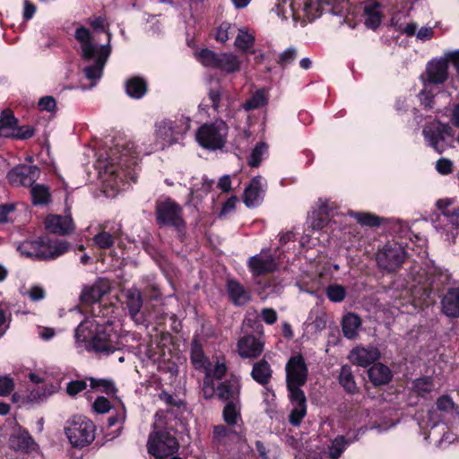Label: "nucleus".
<instances>
[{"instance_id": "obj_1", "label": "nucleus", "mask_w": 459, "mask_h": 459, "mask_svg": "<svg viewBox=\"0 0 459 459\" xmlns=\"http://www.w3.org/2000/svg\"><path fill=\"white\" fill-rule=\"evenodd\" d=\"M93 31L80 26L76 29L74 38L80 44L82 56L86 61H93V65H88L83 69L87 79L94 81L91 86L96 84V81L100 79L103 74L104 66L111 53V33L106 30L105 21L101 17L89 20Z\"/></svg>"}, {"instance_id": "obj_2", "label": "nucleus", "mask_w": 459, "mask_h": 459, "mask_svg": "<svg viewBox=\"0 0 459 459\" xmlns=\"http://www.w3.org/2000/svg\"><path fill=\"white\" fill-rule=\"evenodd\" d=\"M138 152L132 142L119 139L98 160V166L103 170L101 178L104 193L108 197L117 195L124 189L125 179L129 175L126 169L136 164Z\"/></svg>"}, {"instance_id": "obj_3", "label": "nucleus", "mask_w": 459, "mask_h": 459, "mask_svg": "<svg viewBox=\"0 0 459 459\" xmlns=\"http://www.w3.org/2000/svg\"><path fill=\"white\" fill-rule=\"evenodd\" d=\"M331 13L340 25L354 29L363 20L367 28L375 30L382 22L383 6L377 0H336Z\"/></svg>"}, {"instance_id": "obj_4", "label": "nucleus", "mask_w": 459, "mask_h": 459, "mask_svg": "<svg viewBox=\"0 0 459 459\" xmlns=\"http://www.w3.org/2000/svg\"><path fill=\"white\" fill-rule=\"evenodd\" d=\"M109 325L100 324L94 317H87L74 330V342L80 351L111 353L117 350L111 339Z\"/></svg>"}, {"instance_id": "obj_5", "label": "nucleus", "mask_w": 459, "mask_h": 459, "mask_svg": "<svg viewBox=\"0 0 459 459\" xmlns=\"http://www.w3.org/2000/svg\"><path fill=\"white\" fill-rule=\"evenodd\" d=\"M191 360L196 369L204 373L203 386L204 397L212 398L215 392L213 380L222 378L227 370L226 365L218 359L209 360L204 356L201 346L196 342L192 345Z\"/></svg>"}, {"instance_id": "obj_6", "label": "nucleus", "mask_w": 459, "mask_h": 459, "mask_svg": "<svg viewBox=\"0 0 459 459\" xmlns=\"http://www.w3.org/2000/svg\"><path fill=\"white\" fill-rule=\"evenodd\" d=\"M229 126L222 119L202 125L195 133V139L204 149L216 151L222 149L228 138Z\"/></svg>"}, {"instance_id": "obj_7", "label": "nucleus", "mask_w": 459, "mask_h": 459, "mask_svg": "<svg viewBox=\"0 0 459 459\" xmlns=\"http://www.w3.org/2000/svg\"><path fill=\"white\" fill-rule=\"evenodd\" d=\"M95 425L88 418L76 415L67 420L65 428V435L74 447L89 446L95 438Z\"/></svg>"}, {"instance_id": "obj_8", "label": "nucleus", "mask_w": 459, "mask_h": 459, "mask_svg": "<svg viewBox=\"0 0 459 459\" xmlns=\"http://www.w3.org/2000/svg\"><path fill=\"white\" fill-rule=\"evenodd\" d=\"M336 0H295L294 25L305 26L319 18L324 12L329 11Z\"/></svg>"}, {"instance_id": "obj_9", "label": "nucleus", "mask_w": 459, "mask_h": 459, "mask_svg": "<svg viewBox=\"0 0 459 459\" xmlns=\"http://www.w3.org/2000/svg\"><path fill=\"white\" fill-rule=\"evenodd\" d=\"M422 134L427 144L438 153H442L455 143V134L451 126L439 121L426 125Z\"/></svg>"}, {"instance_id": "obj_10", "label": "nucleus", "mask_w": 459, "mask_h": 459, "mask_svg": "<svg viewBox=\"0 0 459 459\" xmlns=\"http://www.w3.org/2000/svg\"><path fill=\"white\" fill-rule=\"evenodd\" d=\"M178 447L177 438L167 430H153L147 442L149 454L159 459L174 455Z\"/></svg>"}, {"instance_id": "obj_11", "label": "nucleus", "mask_w": 459, "mask_h": 459, "mask_svg": "<svg viewBox=\"0 0 459 459\" xmlns=\"http://www.w3.org/2000/svg\"><path fill=\"white\" fill-rule=\"evenodd\" d=\"M190 118L181 116L176 120H162L156 125V135L165 144L177 143L189 129Z\"/></svg>"}, {"instance_id": "obj_12", "label": "nucleus", "mask_w": 459, "mask_h": 459, "mask_svg": "<svg viewBox=\"0 0 459 459\" xmlns=\"http://www.w3.org/2000/svg\"><path fill=\"white\" fill-rule=\"evenodd\" d=\"M408 255L409 254L401 244L387 243L378 250L377 263L382 270L394 272L404 263Z\"/></svg>"}, {"instance_id": "obj_13", "label": "nucleus", "mask_w": 459, "mask_h": 459, "mask_svg": "<svg viewBox=\"0 0 459 459\" xmlns=\"http://www.w3.org/2000/svg\"><path fill=\"white\" fill-rule=\"evenodd\" d=\"M286 382L290 393L302 391L300 386L305 385L307 378V368L301 355L290 358L286 367Z\"/></svg>"}, {"instance_id": "obj_14", "label": "nucleus", "mask_w": 459, "mask_h": 459, "mask_svg": "<svg viewBox=\"0 0 459 459\" xmlns=\"http://www.w3.org/2000/svg\"><path fill=\"white\" fill-rule=\"evenodd\" d=\"M412 9V1L408 0L399 3L393 10L391 14V25L398 32L412 37L415 34V30L418 24L409 20V14Z\"/></svg>"}, {"instance_id": "obj_15", "label": "nucleus", "mask_w": 459, "mask_h": 459, "mask_svg": "<svg viewBox=\"0 0 459 459\" xmlns=\"http://www.w3.org/2000/svg\"><path fill=\"white\" fill-rule=\"evenodd\" d=\"M156 220L160 226H171L176 229H180L184 226L182 209L171 199L157 204Z\"/></svg>"}, {"instance_id": "obj_16", "label": "nucleus", "mask_w": 459, "mask_h": 459, "mask_svg": "<svg viewBox=\"0 0 459 459\" xmlns=\"http://www.w3.org/2000/svg\"><path fill=\"white\" fill-rule=\"evenodd\" d=\"M70 245L65 240H50L39 238L37 243V260H54L68 252Z\"/></svg>"}, {"instance_id": "obj_17", "label": "nucleus", "mask_w": 459, "mask_h": 459, "mask_svg": "<svg viewBox=\"0 0 459 459\" xmlns=\"http://www.w3.org/2000/svg\"><path fill=\"white\" fill-rule=\"evenodd\" d=\"M40 171L36 166L22 165L15 167L7 174L8 181L14 186H32Z\"/></svg>"}, {"instance_id": "obj_18", "label": "nucleus", "mask_w": 459, "mask_h": 459, "mask_svg": "<svg viewBox=\"0 0 459 459\" xmlns=\"http://www.w3.org/2000/svg\"><path fill=\"white\" fill-rule=\"evenodd\" d=\"M264 348V342L259 337L247 334L241 337L237 343V351L243 359H255L259 357Z\"/></svg>"}, {"instance_id": "obj_19", "label": "nucleus", "mask_w": 459, "mask_h": 459, "mask_svg": "<svg viewBox=\"0 0 459 459\" xmlns=\"http://www.w3.org/2000/svg\"><path fill=\"white\" fill-rule=\"evenodd\" d=\"M450 60L446 57V53L444 58L433 59L429 62L427 65V80L424 83L430 85H437L444 83L448 77V63Z\"/></svg>"}, {"instance_id": "obj_20", "label": "nucleus", "mask_w": 459, "mask_h": 459, "mask_svg": "<svg viewBox=\"0 0 459 459\" xmlns=\"http://www.w3.org/2000/svg\"><path fill=\"white\" fill-rule=\"evenodd\" d=\"M247 265L255 276L269 273L277 269V264L273 255L264 251L251 256L248 259Z\"/></svg>"}, {"instance_id": "obj_21", "label": "nucleus", "mask_w": 459, "mask_h": 459, "mask_svg": "<svg viewBox=\"0 0 459 459\" xmlns=\"http://www.w3.org/2000/svg\"><path fill=\"white\" fill-rule=\"evenodd\" d=\"M30 379L38 385L35 388L30 390L27 397L28 400L31 403H37L45 399L46 397L56 393L59 388V385L57 383L47 382L45 379L35 373L30 374Z\"/></svg>"}, {"instance_id": "obj_22", "label": "nucleus", "mask_w": 459, "mask_h": 459, "mask_svg": "<svg viewBox=\"0 0 459 459\" xmlns=\"http://www.w3.org/2000/svg\"><path fill=\"white\" fill-rule=\"evenodd\" d=\"M266 188V181L260 176L255 177L246 187L243 200L247 207H255L259 205L263 199Z\"/></svg>"}, {"instance_id": "obj_23", "label": "nucleus", "mask_w": 459, "mask_h": 459, "mask_svg": "<svg viewBox=\"0 0 459 459\" xmlns=\"http://www.w3.org/2000/svg\"><path fill=\"white\" fill-rule=\"evenodd\" d=\"M126 304L132 320L136 325H143L146 321L142 311L143 299L139 290L136 288L128 289L126 291Z\"/></svg>"}, {"instance_id": "obj_24", "label": "nucleus", "mask_w": 459, "mask_h": 459, "mask_svg": "<svg viewBox=\"0 0 459 459\" xmlns=\"http://www.w3.org/2000/svg\"><path fill=\"white\" fill-rule=\"evenodd\" d=\"M45 226L49 232L58 235L69 234L74 229L70 215H48L45 220Z\"/></svg>"}, {"instance_id": "obj_25", "label": "nucleus", "mask_w": 459, "mask_h": 459, "mask_svg": "<svg viewBox=\"0 0 459 459\" xmlns=\"http://www.w3.org/2000/svg\"><path fill=\"white\" fill-rule=\"evenodd\" d=\"M380 352L376 347H356L349 355V359L355 365L366 368L378 359Z\"/></svg>"}, {"instance_id": "obj_26", "label": "nucleus", "mask_w": 459, "mask_h": 459, "mask_svg": "<svg viewBox=\"0 0 459 459\" xmlns=\"http://www.w3.org/2000/svg\"><path fill=\"white\" fill-rule=\"evenodd\" d=\"M293 409L290 414V422L299 426L307 413L306 396L303 391L290 393Z\"/></svg>"}, {"instance_id": "obj_27", "label": "nucleus", "mask_w": 459, "mask_h": 459, "mask_svg": "<svg viewBox=\"0 0 459 459\" xmlns=\"http://www.w3.org/2000/svg\"><path fill=\"white\" fill-rule=\"evenodd\" d=\"M209 99L212 102V107L218 114H224L225 117L230 119L239 111L230 108V98H224L221 91L218 89L211 90L209 91Z\"/></svg>"}, {"instance_id": "obj_28", "label": "nucleus", "mask_w": 459, "mask_h": 459, "mask_svg": "<svg viewBox=\"0 0 459 459\" xmlns=\"http://www.w3.org/2000/svg\"><path fill=\"white\" fill-rule=\"evenodd\" d=\"M443 313L453 318L459 317V288L449 289L444 295L442 301Z\"/></svg>"}, {"instance_id": "obj_29", "label": "nucleus", "mask_w": 459, "mask_h": 459, "mask_svg": "<svg viewBox=\"0 0 459 459\" xmlns=\"http://www.w3.org/2000/svg\"><path fill=\"white\" fill-rule=\"evenodd\" d=\"M10 445L16 451L29 453L36 448V443L24 429H19L10 437Z\"/></svg>"}, {"instance_id": "obj_30", "label": "nucleus", "mask_w": 459, "mask_h": 459, "mask_svg": "<svg viewBox=\"0 0 459 459\" xmlns=\"http://www.w3.org/2000/svg\"><path fill=\"white\" fill-rule=\"evenodd\" d=\"M119 228H112L109 230H107L106 228L103 227L96 235H94L92 242L98 248L109 249L114 246L115 241L119 238Z\"/></svg>"}, {"instance_id": "obj_31", "label": "nucleus", "mask_w": 459, "mask_h": 459, "mask_svg": "<svg viewBox=\"0 0 459 459\" xmlns=\"http://www.w3.org/2000/svg\"><path fill=\"white\" fill-rule=\"evenodd\" d=\"M227 290L230 300L237 306H243L250 299V291L236 280H229Z\"/></svg>"}, {"instance_id": "obj_32", "label": "nucleus", "mask_w": 459, "mask_h": 459, "mask_svg": "<svg viewBox=\"0 0 459 459\" xmlns=\"http://www.w3.org/2000/svg\"><path fill=\"white\" fill-rule=\"evenodd\" d=\"M269 100V92L265 88L252 91L249 98L241 105L246 111H251L265 107Z\"/></svg>"}, {"instance_id": "obj_33", "label": "nucleus", "mask_w": 459, "mask_h": 459, "mask_svg": "<svg viewBox=\"0 0 459 459\" xmlns=\"http://www.w3.org/2000/svg\"><path fill=\"white\" fill-rule=\"evenodd\" d=\"M241 60L233 53H220L218 68L227 74H234L241 69Z\"/></svg>"}, {"instance_id": "obj_34", "label": "nucleus", "mask_w": 459, "mask_h": 459, "mask_svg": "<svg viewBox=\"0 0 459 459\" xmlns=\"http://www.w3.org/2000/svg\"><path fill=\"white\" fill-rule=\"evenodd\" d=\"M126 94L133 99L139 100L147 92L146 81L139 76H134L126 82Z\"/></svg>"}, {"instance_id": "obj_35", "label": "nucleus", "mask_w": 459, "mask_h": 459, "mask_svg": "<svg viewBox=\"0 0 459 459\" xmlns=\"http://www.w3.org/2000/svg\"><path fill=\"white\" fill-rule=\"evenodd\" d=\"M361 320L359 316L354 313H348L342 321L343 335L348 339H354L358 335Z\"/></svg>"}, {"instance_id": "obj_36", "label": "nucleus", "mask_w": 459, "mask_h": 459, "mask_svg": "<svg viewBox=\"0 0 459 459\" xmlns=\"http://www.w3.org/2000/svg\"><path fill=\"white\" fill-rule=\"evenodd\" d=\"M368 378L375 385H385L391 379L390 369L382 363L375 364L368 371Z\"/></svg>"}, {"instance_id": "obj_37", "label": "nucleus", "mask_w": 459, "mask_h": 459, "mask_svg": "<svg viewBox=\"0 0 459 459\" xmlns=\"http://www.w3.org/2000/svg\"><path fill=\"white\" fill-rule=\"evenodd\" d=\"M349 444L343 436H338L332 441L329 451L323 452L316 459H339Z\"/></svg>"}, {"instance_id": "obj_38", "label": "nucleus", "mask_w": 459, "mask_h": 459, "mask_svg": "<svg viewBox=\"0 0 459 459\" xmlns=\"http://www.w3.org/2000/svg\"><path fill=\"white\" fill-rule=\"evenodd\" d=\"M217 394L221 400L238 401L239 385L237 381L221 383L218 385L214 394Z\"/></svg>"}, {"instance_id": "obj_39", "label": "nucleus", "mask_w": 459, "mask_h": 459, "mask_svg": "<svg viewBox=\"0 0 459 459\" xmlns=\"http://www.w3.org/2000/svg\"><path fill=\"white\" fill-rule=\"evenodd\" d=\"M251 375L257 383L265 385L272 377V369L267 361L260 360L254 364Z\"/></svg>"}, {"instance_id": "obj_40", "label": "nucleus", "mask_w": 459, "mask_h": 459, "mask_svg": "<svg viewBox=\"0 0 459 459\" xmlns=\"http://www.w3.org/2000/svg\"><path fill=\"white\" fill-rule=\"evenodd\" d=\"M295 0H275L274 6L272 8V11L274 12L278 17L281 20L287 21L289 18L292 19L294 22V15H295V7L294 4Z\"/></svg>"}, {"instance_id": "obj_41", "label": "nucleus", "mask_w": 459, "mask_h": 459, "mask_svg": "<svg viewBox=\"0 0 459 459\" xmlns=\"http://www.w3.org/2000/svg\"><path fill=\"white\" fill-rule=\"evenodd\" d=\"M224 420L231 426L238 425L241 421L240 405L238 401H229L223 410Z\"/></svg>"}, {"instance_id": "obj_42", "label": "nucleus", "mask_w": 459, "mask_h": 459, "mask_svg": "<svg viewBox=\"0 0 459 459\" xmlns=\"http://www.w3.org/2000/svg\"><path fill=\"white\" fill-rule=\"evenodd\" d=\"M195 58L205 67L218 68L220 53L209 50L207 48L201 49L195 53Z\"/></svg>"}, {"instance_id": "obj_43", "label": "nucleus", "mask_w": 459, "mask_h": 459, "mask_svg": "<svg viewBox=\"0 0 459 459\" xmlns=\"http://www.w3.org/2000/svg\"><path fill=\"white\" fill-rule=\"evenodd\" d=\"M17 126V120L10 112H3L0 116V134L10 138Z\"/></svg>"}, {"instance_id": "obj_44", "label": "nucleus", "mask_w": 459, "mask_h": 459, "mask_svg": "<svg viewBox=\"0 0 459 459\" xmlns=\"http://www.w3.org/2000/svg\"><path fill=\"white\" fill-rule=\"evenodd\" d=\"M105 290L98 284L86 286L81 294L82 302L91 304L99 301L104 295Z\"/></svg>"}, {"instance_id": "obj_45", "label": "nucleus", "mask_w": 459, "mask_h": 459, "mask_svg": "<svg viewBox=\"0 0 459 459\" xmlns=\"http://www.w3.org/2000/svg\"><path fill=\"white\" fill-rule=\"evenodd\" d=\"M339 382L347 392H349L351 394H353L356 392L357 385L354 381L351 367H349V366L342 367L340 376H339Z\"/></svg>"}, {"instance_id": "obj_46", "label": "nucleus", "mask_w": 459, "mask_h": 459, "mask_svg": "<svg viewBox=\"0 0 459 459\" xmlns=\"http://www.w3.org/2000/svg\"><path fill=\"white\" fill-rule=\"evenodd\" d=\"M30 194L34 204H45L50 199V193L45 185L36 184L31 186Z\"/></svg>"}, {"instance_id": "obj_47", "label": "nucleus", "mask_w": 459, "mask_h": 459, "mask_svg": "<svg viewBox=\"0 0 459 459\" xmlns=\"http://www.w3.org/2000/svg\"><path fill=\"white\" fill-rule=\"evenodd\" d=\"M349 214L363 226L377 227L383 220L369 212H351Z\"/></svg>"}, {"instance_id": "obj_48", "label": "nucleus", "mask_w": 459, "mask_h": 459, "mask_svg": "<svg viewBox=\"0 0 459 459\" xmlns=\"http://www.w3.org/2000/svg\"><path fill=\"white\" fill-rule=\"evenodd\" d=\"M237 30L238 35L234 44L237 48L247 51L254 45L255 37L244 28L237 29Z\"/></svg>"}, {"instance_id": "obj_49", "label": "nucleus", "mask_w": 459, "mask_h": 459, "mask_svg": "<svg viewBox=\"0 0 459 459\" xmlns=\"http://www.w3.org/2000/svg\"><path fill=\"white\" fill-rule=\"evenodd\" d=\"M437 92L436 86L430 85L429 83H424L423 89L419 93V98L422 105L428 108L434 107V97Z\"/></svg>"}, {"instance_id": "obj_50", "label": "nucleus", "mask_w": 459, "mask_h": 459, "mask_svg": "<svg viewBox=\"0 0 459 459\" xmlns=\"http://www.w3.org/2000/svg\"><path fill=\"white\" fill-rule=\"evenodd\" d=\"M437 408L445 413L459 415V406H457L449 395H442L437 400Z\"/></svg>"}, {"instance_id": "obj_51", "label": "nucleus", "mask_w": 459, "mask_h": 459, "mask_svg": "<svg viewBox=\"0 0 459 459\" xmlns=\"http://www.w3.org/2000/svg\"><path fill=\"white\" fill-rule=\"evenodd\" d=\"M91 387L92 389L104 392L107 394H115L117 388L113 381L108 379H96L93 377L89 378Z\"/></svg>"}, {"instance_id": "obj_52", "label": "nucleus", "mask_w": 459, "mask_h": 459, "mask_svg": "<svg viewBox=\"0 0 459 459\" xmlns=\"http://www.w3.org/2000/svg\"><path fill=\"white\" fill-rule=\"evenodd\" d=\"M268 146L265 143H258L255 147L252 150L250 157L248 159V164L251 167H257L261 163L264 155H266Z\"/></svg>"}, {"instance_id": "obj_53", "label": "nucleus", "mask_w": 459, "mask_h": 459, "mask_svg": "<svg viewBox=\"0 0 459 459\" xmlns=\"http://www.w3.org/2000/svg\"><path fill=\"white\" fill-rule=\"evenodd\" d=\"M237 31V28L234 24L224 22L217 29L216 40L220 42H226L230 36H233Z\"/></svg>"}, {"instance_id": "obj_54", "label": "nucleus", "mask_w": 459, "mask_h": 459, "mask_svg": "<svg viewBox=\"0 0 459 459\" xmlns=\"http://www.w3.org/2000/svg\"><path fill=\"white\" fill-rule=\"evenodd\" d=\"M37 243L38 239L24 241L17 247V251L25 257L36 259Z\"/></svg>"}, {"instance_id": "obj_55", "label": "nucleus", "mask_w": 459, "mask_h": 459, "mask_svg": "<svg viewBox=\"0 0 459 459\" xmlns=\"http://www.w3.org/2000/svg\"><path fill=\"white\" fill-rule=\"evenodd\" d=\"M326 296L333 302H341L346 297V290L342 285L332 284L326 289Z\"/></svg>"}, {"instance_id": "obj_56", "label": "nucleus", "mask_w": 459, "mask_h": 459, "mask_svg": "<svg viewBox=\"0 0 459 459\" xmlns=\"http://www.w3.org/2000/svg\"><path fill=\"white\" fill-rule=\"evenodd\" d=\"M329 221V216L321 215L317 212L313 211L308 216L307 223L313 230H319L326 226Z\"/></svg>"}, {"instance_id": "obj_57", "label": "nucleus", "mask_w": 459, "mask_h": 459, "mask_svg": "<svg viewBox=\"0 0 459 459\" xmlns=\"http://www.w3.org/2000/svg\"><path fill=\"white\" fill-rule=\"evenodd\" d=\"M298 51L295 48H289L279 55L278 64L284 67L291 64L297 57Z\"/></svg>"}, {"instance_id": "obj_58", "label": "nucleus", "mask_w": 459, "mask_h": 459, "mask_svg": "<svg viewBox=\"0 0 459 459\" xmlns=\"http://www.w3.org/2000/svg\"><path fill=\"white\" fill-rule=\"evenodd\" d=\"M38 106L41 111H47L50 113L55 112L56 109V102L52 96H45L40 98Z\"/></svg>"}, {"instance_id": "obj_59", "label": "nucleus", "mask_w": 459, "mask_h": 459, "mask_svg": "<svg viewBox=\"0 0 459 459\" xmlns=\"http://www.w3.org/2000/svg\"><path fill=\"white\" fill-rule=\"evenodd\" d=\"M10 138L28 139L34 135V129L30 126H15Z\"/></svg>"}, {"instance_id": "obj_60", "label": "nucleus", "mask_w": 459, "mask_h": 459, "mask_svg": "<svg viewBox=\"0 0 459 459\" xmlns=\"http://www.w3.org/2000/svg\"><path fill=\"white\" fill-rule=\"evenodd\" d=\"M111 408L110 402L104 396H99L92 403V409L97 413H106Z\"/></svg>"}, {"instance_id": "obj_61", "label": "nucleus", "mask_w": 459, "mask_h": 459, "mask_svg": "<svg viewBox=\"0 0 459 459\" xmlns=\"http://www.w3.org/2000/svg\"><path fill=\"white\" fill-rule=\"evenodd\" d=\"M335 208V205L333 203H332L329 199H323L320 198L316 204V210L319 214L321 215H327L330 216L331 212Z\"/></svg>"}, {"instance_id": "obj_62", "label": "nucleus", "mask_w": 459, "mask_h": 459, "mask_svg": "<svg viewBox=\"0 0 459 459\" xmlns=\"http://www.w3.org/2000/svg\"><path fill=\"white\" fill-rule=\"evenodd\" d=\"M434 28L430 26H423L419 30H415L416 39L421 42L430 40L434 37Z\"/></svg>"}, {"instance_id": "obj_63", "label": "nucleus", "mask_w": 459, "mask_h": 459, "mask_svg": "<svg viewBox=\"0 0 459 459\" xmlns=\"http://www.w3.org/2000/svg\"><path fill=\"white\" fill-rule=\"evenodd\" d=\"M27 294L30 300L32 301H39L45 299L46 297V291L43 287L39 285H33L31 286L28 291Z\"/></svg>"}, {"instance_id": "obj_64", "label": "nucleus", "mask_w": 459, "mask_h": 459, "mask_svg": "<svg viewBox=\"0 0 459 459\" xmlns=\"http://www.w3.org/2000/svg\"><path fill=\"white\" fill-rule=\"evenodd\" d=\"M436 169L442 175H448L453 171V162L446 158L439 159L436 163Z\"/></svg>"}]
</instances>
